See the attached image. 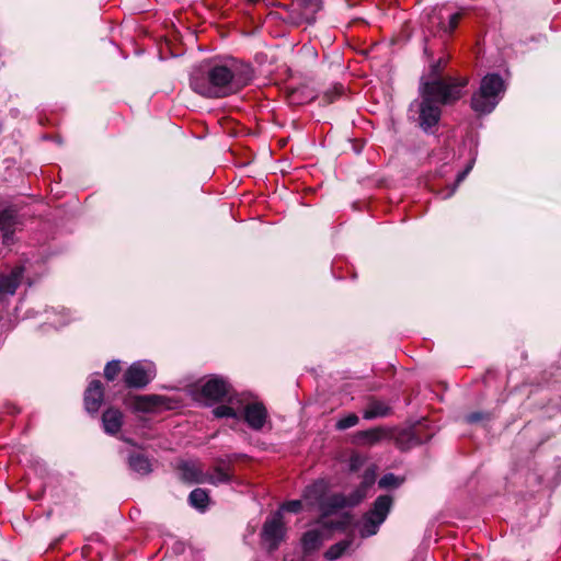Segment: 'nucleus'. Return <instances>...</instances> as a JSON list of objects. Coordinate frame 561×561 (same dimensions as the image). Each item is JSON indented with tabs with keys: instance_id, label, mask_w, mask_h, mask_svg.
I'll return each instance as SVG.
<instances>
[{
	"instance_id": "20e7f679",
	"label": "nucleus",
	"mask_w": 561,
	"mask_h": 561,
	"mask_svg": "<svg viewBox=\"0 0 561 561\" xmlns=\"http://www.w3.org/2000/svg\"><path fill=\"white\" fill-rule=\"evenodd\" d=\"M393 504L392 496L388 494L379 495L369 511H367L357 524L362 537H370L377 534L379 527L386 520Z\"/></svg>"
},
{
	"instance_id": "cd10ccee",
	"label": "nucleus",
	"mask_w": 561,
	"mask_h": 561,
	"mask_svg": "<svg viewBox=\"0 0 561 561\" xmlns=\"http://www.w3.org/2000/svg\"><path fill=\"white\" fill-rule=\"evenodd\" d=\"M358 421H359L358 416L355 413H351L344 417H341L336 422L335 426L337 430L344 431V430L355 426L358 423Z\"/></svg>"
},
{
	"instance_id": "2eb2a0df",
	"label": "nucleus",
	"mask_w": 561,
	"mask_h": 561,
	"mask_svg": "<svg viewBox=\"0 0 561 561\" xmlns=\"http://www.w3.org/2000/svg\"><path fill=\"white\" fill-rule=\"evenodd\" d=\"M390 436V432L385 427H375L366 431H359L354 436V442L360 446H373Z\"/></svg>"
},
{
	"instance_id": "1a4fd4ad",
	"label": "nucleus",
	"mask_w": 561,
	"mask_h": 561,
	"mask_svg": "<svg viewBox=\"0 0 561 561\" xmlns=\"http://www.w3.org/2000/svg\"><path fill=\"white\" fill-rule=\"evenodd\" d=\"M230 393V385L221 377L208 379L201 388L199 396L205 403L220 401Z\"/></svg>"
},
{
	"instance_id": "f257e3e1",
	"label": "nucleus",
	"mask_w": 561,
	"mask_h": 561,
	"mask_svg": "<svg viewBox=\"0 0 561 561\" xmlns=\"http://www.w3.org/2000/svg\"><path fill=\"white\" fill-rule=\"evenodd\" d=\"M252 79L253 70L250 65L227 57L195 67L191 72L190 85L202 96L217 99L238 93Z\"/></svg>"
},
{
	"instance_id": "dca6fc26",
	"label": "nucleus",
	"mask_w": 561,
	"mask_h": 561,
	"mask_svg": "<svg viewBox=\"0 0 561 561\" xmlns=\"http://www.w3.org/2000/svg\"><path fill=\"white\" fill-rule=\"evenodd\" d=\"M328 492V485L324 481L320 480L311 485H308L304 491V500L311 506H317L319 510L324 501Z\"/></svg>"
},
{
	"instance_id": "2f4dec72",
	"label": "nucleus",
	"mask_w": 561,
	"mask_h": 561,
	"mask_svg": "<svg viewBox=\"0 0 561 561\" xmlns=\"http://www.w3.org/2000/svg\"><path fill=\"white\" fill-rule=\"evenodd\" d=\"M301 507H302V503L300 500H293V501L285 502L280 506L279 511L282 513H283V511L289 512V513H298V512H300Z\"/></svg>"
},
{
	"instance_id": "0eeeda50",
	"label": "nucleus",
	"mask_w": 561,
	"mask_h": 561,
	"mask_svg": "<svg viewBox=\"0 0 561 561\" xmlns=\"http://www.w3.org/2000/svg\"><path fill=\"white\" fill-rule=\"evenodd\" d=\"M129 405L135 412L142 413L158 412L162 409L172 408L170 399L159 394L135 396L130 399Z\"/></svg>"
},
{
	"instance_id": "412c9836",
	"label": "nucleus",
	"mask_w": 561,
	"mask_h": 561,
	"mask_svg": "<svg viewBox=\"0 0 561 561\" xmlns=\"http://www.w3.org/2000/svg\"><path fill=\"white\" fill-rule=\"evenodd\" d=\"M181 477L183 480L191 483H203L205 482V476L195 463L184 462L180 467Z\"/></svg>"
},
{
	"instance_id": "f704fd0d",
	"label": "nucleus",
	"mask_w": 561,
	"mask_h": 561,
	"mask_svg": "<svg viewBox=\"0 0 561 561\" xmlns=\"http://www.w3.org/2000/svg\"><path fill=\"white\" fill-rule=\"evenodd\" d=\"M355 461H356V459H352V468L353 469L355 468Z\"/></svg>"
},
{
	"instance_id": "b1692460",
	"label": "nucleus",
	"mask_w": 561,
	"mask_h": 561,
	"mask_svg": "<svg viewBox=\"0 0 561 561\" xmlns=\"http://www.w3.org/2000/svg\"><path fill=\"white\" fill-rule=\"evenodd\" d=\"M352 545L351 539L342 540L333 546H331L324 553V558L329 561H335L341 558Z\"/></svg>"
},
{
	"instance_id": "f8f14e48",
	"label": "nucleus",
	"mask_w": 561,
	"mask_h": 561,
	"mask_svg": "<svg viewBox=\"0 0 561 561\" xmlns=\"http://www.w3.org/2000/svg\"><path fill=\"white\" fill-rule=\"evenodd\" d=\"M104 391L100 380L90 381L84 392V407L89 413H96L103 402Z\"/></svg>"
},
{
	"instance_id": "423d86ee",
	"label": "nucleus",
	"mask_w": 561,
	"mask_h": 561,
	"mask_svg": "<svg viewBox=\"0 0 561 561\" xmlns=\"http://www.w3.org/2000/svg\"><path fill=\"white\" fill-rule=\"evenodd\" d=\"M284 534L283 513L277 511L264 523L262 539L268 546L270 550H274L282 541Z\"/></svg>"
},
{
	"instance_id": "c85d7f7f",
	"label": "nucleus",
	"mask_w": 561,
	"mask_h": 561,
	"mask_svg": "<svg viewBox=\"0 0 561 561\" xmlns=\"http://www.w3.org/2000/svg\"><path fill=\"white\" fill-rule=\"evenodd\" d=\"M121 371V363L119 360L108 362L104 368V376L107 380L112 381L116 378L118 373Z\"/></svg>"
},
{
	"instance_id": "a878e982",
	"label": "nucleus",
	"mask_w": 561,
	"mask_h": 561,
	"mask_svg": "<svg viewBox=\"0 0 561 561\" xmlns=\"http://www.w3.org/2000/svg\"><path fill=\"white\" fill-rule=\"evenodd\" d=\"M403 479L394 476L393 473H386L378 482L380 489L398 488L402 484Z\"/></svg>"
},
{
	"instance_id": "aec40b11",
	"label": "nucleus",
	"mask_w": 561,
	"mask_h": 561,
	"mask_svg": "<svg viewBox=\"0 0 561 561\" xmlns=\"http://www.w3.org/2000/svg\"><path fill=\"white\" fill-rule=\"evenodd\" d=\"M128 466L139 476H146L151 472V463L149 459L140 454H131L128 457Z\"/></svg>"
},
{
	"instance_id": "4468645a",
	"label": "nucleus",
	"mask_w": 561,
	"mask_h": 561,
	"mask_svg": "<svg viewBox=\"0 0 561 561\" xmlns=\"http://www.w3.org/2000/svg\"><path fill=\"white\" fill-rule=\"evenodd\" d=\"M375 482L376 468L375 466H371L365 470L360 485L351 494V501L348 503L351 505H357L362 502L368 495V492Z\"/></svg>"
},
{
	"instance_id": "4be33fe9",
	"label": "nucleus",
	"mask_w": 561,
	"mask_h": 561,
	"mask_svg": "<svg viewBox=\"0 0 561 561\" xmlns=\"http://www.w3.org/2000/svg\"><path fill=\"white\" fill-rule=\"evenodd\" d=\"M390 412V408L382 401H373L364 410L363 417L366 420H373L377 417L387 416Z\"/></svg>"
},
{
	"instance_id": "9d476101",
	"label": "nucleus",
	"mask_w": 561,
	"mask_h": 561,
	"mask_svg": "<svg viewBox=\"0 0 561 561\" xmlns=\"http://www.w3.org/2000/svg\"><path fill=\"white\" fill-rule=\"evenodd\" d=\"M20 224L19 215L14 208L9 207L0 213V230L5 245L13 243V234Z\"/></svg>"
},
{
	"instance_id": "ddd939ff",
	"label": "nucleus",
	"mask_w": 561,
	"mask_h": 561,
	"mask_svg": "<svg viewBox=\"0 0 561 561\" xmlns=\"http://www.w3.org/2000/svg\"><path fill=\"white\" fill-rule=\"evenodd\" d=\"M266 417L267 412L262 403L254 402L244 408V420L248 425L255 431H259L264 426Z\"/></svg>"
},
{
	"instance_id": "473e14b6",
	"label": "nucleus",
	"mask_w": 561,
	"mask_h": 561,
	"mask_svg": "<svg viewBox=\"0 0 561 561\" xmlns=\"http://www.w3.org/2000/svg\"><path fill=\"white\" fill-rule=\"evenodd\" d=\"M299 5L309 10L311 13L317 12L320 9V0H296Z\"/></svg>"
},
{
	"instance_id": "5701e85b",
	"label": "nucleus",
	"mask_w": 561,
	"mask_h": 561,
	"mask_svg": "<svg viewBox=\"0 0 561 561\" xmlns=\"http://www.w3.org/2000/svg\"><path fill=\"white\" fill-rule=\"evenodd\" d=\"M209 496L208 493L203 489H194L188 496L191 506L198 511H205L208 505Z\"/></svg>"
},
{
	"instance_id": "c756f323",
	"label": "nucleus",
	"mask_w": 561,
	"mask_h": 561,
	"mask_svg": "<svg viewBox=\"0 0 561 561\" xmlns=\"http://www.w3.org/2000/svg\"><path fill=\"white\" fill-rule=\"evenodd\" d=\"M472 164H473V161H471L467 165V168L457 175L456 183L453 185V187L446 194H444V196H443L444 198H448V197H450L455 193L456 187L458 186V184L460 182H462L466 179V176L468 175V173L471 171Z\"/></svg>"
},
{
	"instance_id": "7c9ffc66",
	"label": "nucleus",
	"mask_w": 561,
	"mask_h": 561,
	"mask_svg": "<svg viewBox=\"0 0 561 561\" xmlns=\"http://www.w3.org/2000/svg\"><path fill=\"white\" fill-rule=\"evenodd\" d=\"M213 413L216 417H237V412L228 405H218Z\"/></svg>"
},
{
	"instance_id": "72a5a7b5",
	"label": "nucleus",
	"mask_w": 561,
	"mask_h": 561,
	"mask_svg": "<svg viewBox=\"0 0 561 561\" xmlns=\"http://www.w3.org/2000/svg\"><path fill=\"white\" fill-rule=\"evenodd\" d=\"M486 414L482 412H472L466 415L465 420L469 424L478 423L486 419Z\"/></svg>"
},
{
	"instance_id": "a211bd4d",
	"label": "nucleus",
	"mask_w": 561,
	"mask_h": 561,
	"mask_svg": "<svg viewBox=\"0 0 561 561\" xmlns=\"http://www.w3.org/2000/svg\"><path fill=\"white\" fill-rule=\"evenodd\" d=\"M102 424L106 434H117L123 425V413L117 409H107L102 415Z\"/></svg>"
},
{
	"instance_id": "bb28decb",
	"label": "nucleus",
	"mask_w": 561,
	"mask_h": 561,
	"mask_svg": "<svg viewBox=\"0 0 561 561\" xmlns=\"http://www.w3.org/2000/svg\"><path fill=\"white\" fill-rule=\"evenodd\" d=\"M65 309L56 311L55 309L46 310V313L53 314L55 318L50 320L49 324L55 328H60L70 322V319L64 314Z\"/></svg>"
},
{
	"instance_id": "39448f33",
	"label": "nucleus",
	"mask_w": 561,
	"mask_h": 561,
	"mask_svg": "<svg viewBox=\"0 0 561 561\" xmlns=\"http://www.w3.org/2000/svg\"><path fill=\"white\" fill-rule=\"evenodd\" d=\"M156 365L149 360L133 363L124 374V381L129 388H144L156 377Z\"/></svg>"
},
{
	"instance_id": "6ab92c4d",
	"label": "nucleus",
	"mask_w": 561,
	"mask_h": 561,
	"mask_svg": "<svg viewBox=\"0 0 561 561\" xmlns=\"http://www.w3.org/2000/svg\"><path fill=\"white\" fill-rule=\"evenodd\" d=\"M461 18V13L460 12H456L454 14H451L449 18H448V22L445 23L444 22V16L442 14V12L439 11L437 14H434L432 18H431V23H437V27L439 31H443L444 33H453L458 23H459V20Z\"/></svg>"
},
{
	"instance_id": "7ed1b4c3",
	"label": "nucleus",
	"mask_w": 561,
	"mask_h": 561,
	"mask_svg": "<svg viewBox=\"0 0 561 561\" xmlns=\"http://www.w3.org/2000/svg\"><path fill=\"white\" fill-rule=\"evenodd\" d=\"M505 92V84L497 73H489L481 80L480 88L471 98V107L479 114H489L499 104Z\"/></svg>"
},
{
	"instance_id": "f03ea898",
	"label": "nucleus",
	"mask_w": 561,
	"mask_h": 561,
	"mask_svg": "<svg viewBox=\"0 0 561 561\" xmlns=\"http://www.w3.org/2000/svg\"><path fill=\"white\" fill-rule=\"evenodd\" d=\"M440 62L432 66L433 78L421 81V101H415L412 106L417 107L419 125L430 133L438 124L442 115V105L451 104L462 95V89L468 84L467 78H442L439 75Z\"/></svg>"
},
{
	"instance_id": "f3484780",
	"label": "nucleus",
	"mask_w": 561,
	"mask_h": 561,
	"mask_svg": "<svg viewBox=\"0 0 561 561\" xmlns=\"http://www.w3.org/2000/svg\"><path fill=\"white\" fill-rule=\"evenodd\" d=\"M351 501V495L345 497L343 494L334 493V494H325L324 501L320 507L322 512V517L320 519L325 520L327 515L333 513L339 508H343L345 506H352L348 502Z\"/></svg>"
},
{
	"instance_id": "9b49d317",
	"label": "nucleus",
	"mask_w": 561,
	"mask_h": 561,
	"mask_svg": "<svg viewBox=\"0 0 561 561\" xmlns=\"http://www.w3.org/2000/svg\"><path fill=\"white\" fill-rule=\"evenodd\" d=\"M23 273V266H15L10 274L0 275V300L15 294L16 288L22 282Z\"/></svg>"
},
{
	"instance_id": "6e6552de",
	"label": "nucleus",
	"mask_w": 561,
	"mask_h": 561,
	"mask_svg": "<svg viewBox=\"0 0 561 561\" xmlns=\"http://www.w3.org/2000/svg\"><path fill=\"white\" fill-rule=\"evenodd\" d=\"M319 527L306 531L301 538L304 553L310 554L317 551L323 543L327 533L335 528L336 525L319 519Z\"/></svg>"
},
{
	"instance_id": "393cba45",
	"label": "nucleus",
	"mask_w": 561,
	"mask_h": 561,
	"mask_svg": "<svg viewBox=\"0 0 561 561\" xmlns=\"http://www.w3.org/2000/svg\"><path fill=\"white\" fill-rule=\"evenodd\" d=\"M205 482H209L213 484H219V483H226L231 480L230 473L221 468L217 467L215 468L214 472L211 474L205 476Z\"/></svg>"
}]
</instances>
